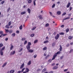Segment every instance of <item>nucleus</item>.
Here are the masks:
<instances>
[{
  "label": "nucleus",
  "mask_w": 73,
  "mask_h": 73,
  "mask_svg": "<svg viewBox=\"0 0 73 73\" xmlns=\"http://www.w3.org/2000/svg\"><path fill=\"white\" fill-rule=\"evenodd\" d=\"M31 43L30 42H28V45L27 46L26 48L27 50H29L31 49V46L30 45H31Z\"/></svg>",
  "instance_id": "1"
},
{
  "label": "nucleus",
  "mask_w": 73,
  "mask_h": 73,
  "mask_svg": "<svg viewBox=\"0 0 73 73\" xmlns=\"http://www.w3.org/2000/svg\"><path fill=\"white\" fill-rule=\"evenodd\" d=\"M60 37V35L58 34L56 35V36H55L54 38L56 39V40H58V38H59V37Z\"/></svg>",
  "instance_id": "2"
},
{
  "label": "nucleus",
  "mask_w": 73,
  "mask_h": 73,
  "mask_svg": "<svg viewBox=\"0 0 73 73\" xmlns=\"http://www.w3.org/2000/svg\"><path fill=\"white\" fill-rule=\"evenodd\" d=\"M58 68V66H55L53 67L52 68V69L53 70H56V69H57Z\"/></svg>",
  "instance_id": "3"
},
{
  "label": "nucleus",
  "mask_w": 73,
  "mask_h": 73,
  "mask_svg": "<svg viewBox=\"0 0 73 73\" xmlns=\"http://www.w3.org/2000/svg\"><path fill=\"white\" fill-rule=\"evenodd\" d=\"M15 53H16V51L14 50L13 52H11L10 53L11 56H12V55H13L15 54Z\"/></svg>",
  "instance_id": "4"
},
{
  "label": "nucleus",
  "mask_w": 73,
  "mask_h": 73,
  "mask_svg": "<svg viewBox=\"0 0 73 73\" xmlns=\"http://www.w3.org/2000/svg\"><path fill=\"white\" fill-rule=\"evenodd\" d=\"M10 45H11V46L10 48V50H12V49L13 48V46L12 45V43Z\"/></svg>",
  "instance_id": "5"
},
{
  "label": "nucleus",
  "mask_w": 73,
  "mask_h": 73,
  "mask_svg": "<svg viewBox=\"0 0 73 73\" xmlns=\"http://www.w3.org/2000/svg\"><path fill=\"white\" fill-rule=\"evenodd\" d=\"M61 53V52L60 51H58L57 53H55L54 54L56 55V56H57V54H59Z\"/></svg>",
  "instance_id": "6"
},
{
  "label": "nucleus",
  "mask_w": 73,
  "mask_h": 73,
  "mask_svg": "<svg viewBox=\"0 0 73 73\" xmlns=\"http://www.w3.org/2000/svg\"><path fill=\"white\" fill-rule=\"evenodd\" d=\"M70 2L68 3V4L67 5L66 8H69L70 6Z\"/></svg>",
  "instance_id": "7"
},
{
  "label": "nucleus",
  "mask_w": 73,
  "mask_h": 73,
  "mask_svg": "<svg viewBox=\"0 0 73 73\" xmlns=\"http://www.w3.org/2000/svg\"><path fill=\"white\" fill-rule=\"evenodd\" d=\"M57 56L56 55L54 54V56H53V57L52 58V60H54L55 59V58H56V57Z\"/></svg>",
  "instance_id": "8"
},
{
  "label": "nucleus",
  "mask_w": 73,
  "mask_h": 73,
  "mask_svg": "<svg viewBox=\"0 0 73 73\" xmlns=\"http://www.w3.org/2000/svg\"><path fill=\"white\" fill-rule=\"evenodd\" d=\"M24 63H23L21 65L20 68L22 69V68H23L24 67Z\"/></svg>",
  "instance_id": "9"
},
{
  "label": "nucleus",
  "mask_w": 73,
  "mask_h": 73,
  "mask_svg": "<svg viewBox=\"0 0 73 73\" xmlns=\"http://www.w3.org/2000/svg\"><path fill=\"white\" fill-rule=\"evenodd\" d=\"M60 49H59V51L61 52V51H62V46H61V45H60Z\"/></svg>",
  "instance_id": "10"
},
{
  "label": "nucleus",
  "mask_w": 73,
  "mask_h": 73,
  "mask_svg": "<svg viewBox=\"0 0 73 73\" xmlns=\"http://www.w3.org/2000/svg\"><path fill=\"white\" fill-rule=\"evenodd\" d=\"M27 50H29V52H30V53H33V50L32 49H29Z\"/></svg>",
  "instance_id": "11"
},
{
  "label": "nucleus",
  "mask_w": 73,
  "mask_h": 73,
  "mask_svg": "<svg viewBox=\"0 0 73 73\" xmlns=\"http://www.w3.org/2000/svg\"><path fill=\"white\" fill-rule=\"evenodd\" d=\"M27 11L29 13V14L31 13V9H30L28 8L27 9Z\"/></svg>",
  "instance_id": "12"
},
{
  "label": "nucleus",
  "mask_w": 73,
  "mask_h": 73,
  "mask_svg": "<svg viewBox=\"0 0 73 73\" xmlns=\"http://www.w3.org/2000/svg\"><path fill=\"white\" fill-rule=\"evenodd\" d=\"M27 3L28 4H31L32 3V0H27Z\"/></svg>",
  "instance_id": "13"
},
{
  "label": "nucleus",
  "mask_w": 73,
  "mask_h": 73,
  "mask_svg": "<svg viewBox=\"0 0 73 73\" xmlns=\"http://www.w3.org/2000/svg\"><path fill=\"white\" fill-rule=\"evenodd\" d=\"M73 38V36H68V39L69 40H72Z\"/></svg>",
  "instance_id": "14"
},
{
  "label": "nucleus",
  "mask_w": 73,
  "mask_h": 73,
  "mask_svg": "<svg viewBox=\"0 0 73 73\" xmlns=\"http://www.w3.org/2000/svg\"><path fill=\"white\" fill-rule=\"evenodd\" d=\"M15 72V70H11L10 71L9 73H13Z\"/></svg>",
  "instance_id": "15"
},
{
  "label": "nucleus",
  "mask_w": 73,
  "mask_h": 73,
  "mask_svg": "<svg viewBox=\"0 0 73 73\" xmlns=\"http://www.w3.org/2000/svg\"><path fill=\"white\" fill-rule=\"evenodd\" d=\"M61 12L60 11H58L57 12V14L58 15H61Z\"/></svg>",
  "instance_id": "16"
},
{
  "label": "nucleus",
  "mask_w": 73,
  "mask_h": 73,
  "mask_svg": "<svg viewBox=\"0 0 73 73\" xmlns=\"http://www.w3.org/2000/svg\"><path fill=\"white\" fill-rule=\"evenodd\" d=\"M29 69L28 68H26V70L25 71L27 72L28 73V72H29Z\"/></svg>",
  "instance_id": "17"
},
{
  "label": "nucleus",
  "mask_w": 73,
  "mask_h": 73,
  "mask_svg": "<svg viewBox=\"0 0 73 73\" xmlns=\"http://www.w3.org/2000/svg\"><path fill=\"white\" fill-rule=\"evenodd\" d=\"M46 70L45 68H44L42 70V73H44L45 72H46Z\"/></svg>",
  "instance_id": "18"
},
{
  "label": "nucleus",
  "mask_w": 73,
  "mask_h": 73,
  "mask_svg": "<svg viewBox=\"0 0 73 73\" xmlns=\"http://www.w3.org/2000/svg\"><path fill=\"white\" fill-rule=\"evenodd\" d=\"M7 62H5L4 64H3L2 66V67H3V68L5 66V65H7Z\"/></svg>",
  "instance_id": "19"
},
{
  "label": "nucleus",
  "mask_w": 73,
  "mask_h": 73,
  "mask_svg": "<svg viewBox=\"0 0 73 73\" xmlns=\"http://www.w3.org/2000/svg\"><path fill=\"white\" fill-rule=\"evenodd\" d=\"M39 17L40 19H41V20H42V19H43V17H42L41 15H40L39 16Z\"/></svg>",
  "instance_id": "20"
},
{
  "label": "nucleus",
  "mask_w": 73,
  "mask_h": 73,
  "mask_svg": "<svg viewBox=\"0 0 73 73\" xmlns=\"http://www.w3.org/2000/svg\"><path fill=\"white\" fill-rule=\"evenodd\" d=\"M25 13H26V11H25L21 12V15H24V14H25Z\"/></svg>",
  "instance_id": "21"
},
{
  "label": "nucleus",
  "mask_w": 73,
  "mask_h": 73,
  "mask_svg": "<svg viewBox=\"0 0 73 73\" xmlns=\"http://www.w3.org/2000/svg\"><path fill=\"white\" fill-rule=\"evenodd\" d=\"M0 53L1 56L3 55V52L2 51L0 50Z\"/></svg>",
  "instance_id": "22"
},
{
  "label": "nucleus",
  "mask_w": 73,
  "mask_h": 73,
  "mask_svg": "<svg viewBox=\"0 0 73 73\" xmlns=\"http://www.w3.org/2000/svg\"><path fill=\"white\" fill-rule=\"evenodd\" d=\"M49 41L48 40H46L44 42V44H46V43H48Z\"/></svg>",
  "instance_id": "23"
},
{
  "label": "nucleus",
  "mask_w": 73,
  "mask_h": 73,
  "mask_svg": "<svg viewBox=\"0 0 73 73\" xmlns=\"http://www.w3.org/2000/svg\"><path fill=\"white\" fill-rule=\"evenodd\" d=\"M26 40V38H25V37L22 38L21 39L22 41H25V40Z\"/></svg>",
  "instance_id": "24"
},
{
  "label": "nucleus",
  "mask_w": 73,
  "mask_h": 73,
  "mask_svg": "<svg viewBox=\"0 0 73 73\" xmlns=\"http://www.w3.org/2000/svg\"><path fill=\"white\" fill-rule=\"evenodd\" d=\"M55 44L56 43H55V42H54L52 44V47H54V46H55Z\"/></svg>",
  "instance_id": "25"
},
{
  "label": "nucleus",
  "mask_w": 73,
  "mask_h": 73,
  "mask_svg": "<svg viewBox=\"0 0 73 73\" xmlns=\"http://www.w3.org/2000/svg\"><path fill=\"white\" fill-rule=\"evenodd\" d=\"M27 64L28 65H30L31 64V60L29 61L27 63Z\"/></svg>",
  "instance_id": "26"
},
{
  "label": "nucleus",
  "mask_w": 73,
  "mask_h": 73,
  "mask_svg": "<svg viewBox=\"0 0 73 73\" xmlns=\"http://www.w3.org/2000/svg\"><path fill=\"white\" fill-rule=\"evenodd\" d=\"M70 19V17H67L64 19H63V20H67L68 19Z\"/></svg>",
  "instance_id": "27"
},
{
  "label": "nucleus",
  "mask_w": 73,
  "mask_h": 73,
  "mask_svg": "<svg viewBox=\"0 0 73 73\" xmlns=\"http://www.w3.org/2000/svg\"><path fill=\"white\" fill-rule=\"evenodd\" d=\"M6 35H7V34H2L1 35V36L2 37H3L4 36H6Z\"/></svg>",
  "instance_id": "28"
},
{
  "label": "nucleus",
  "mask_w": 73,
  "mask_h": 73,
  "mask_svg": "<svg viewBox=\"0 0 73 73\" xmlns=\"http://www.w3.org/2000/svg\"><path fill=\"white\" fill-rule=\"evenodd\" d=\"M65 33L63 32L59 33V35H64Z\"/></svg>",
  "instance_id": "29"
},
{
  "label": "nucleus",
  "mask_w": 73,
  "mask_h": 73,
  "mask_svg": "<svg viewBox=\"0 0 73 73\" xmlns=\"http://www.w3.org/2000/svg\"><path fill=\"white\" fill-rule=\"evenodd\" d=\"M36 28V27H34L32 29H31V30L32 31H34Z\"/></svg>",
  "instance_id": "30"
},
{
  "label": "nucleus",
  "mask_w": 73,
  "mask_h": 73,
  "mask_svg": "<svg viewBox=\"0 0 73 73\" xmlns=\"http://www.w3.org/2000/svg\"><path fill=\"white\" fill-rule=\"evenodd\" d=\"M5 49V47H3L1 49L0 51H3V50H4Z\"/></svg>",
  "instance_id": "31"
},
{
  "label": "nucleus",
  "mask_w": 73,
  "mask_h": 73,
  "mask_svg": "<svg viewBox=\"0 0 73 73\" xmlns=\"http://www.w3.org/2000/svg\"><path fill=\"white\" fill-rule=\"evenodd\" d=\"M19 29L21 30L23 29V25H21L19 27Z\"/></svg>",
  "instance_id": "32"
},
{
  "label": "nucleus",
  "mask_w": 73,
  "mask_h": 73,
  "mask_svg": "<svg viewBox=\"0 0 73 73\" xmlns=\"http://www.w3.org/2000/svg\"><path fill=\"white\" fill-rule=\"evenodd\" d=\"M47 49V47H45L43 48V50H45Z\"/></svg>",
  "instance_id": "33"
},
{
  "label": "nucleus",
  "mask_w": 73,
  "mask_h": 73,
  "mask_svg": "<svg viewBox=\"0 0 73 73\" xmlns=\"http://www.w3.org/2000/svg\"><path fill=\"white\" fill-rule=\"evenodd\" d=\"M5 28H7V29H9V26L8 25H7L5 27Z\"/></svg>",
  "instance_id": "34"
},
{
  "label": "nucleus",
  "mask_w": 73,
  "mask_h": 73,
  "mask_svg": "<svg viewBox=\"0 0 73 73\" xmlns=\"http://www.w3.org/2000/svg\"><path fill=\"white\" fill-rule=\"evenodd\" d=\"M4 33V32L3 31H0V35H2V34H3Z\"/></svg>",
  "instance_id": "35"
},
{
  "label": "nucleus",
  "mask_w": 73,
  "mask_h": 73,
  "mask_svg": "<svg viewBox=\"0 0 73 73\" xmlns=\"http://www.w3.org/2000/svg\"><path fill=\"white\" fill-rule=\"evenodd\" d=\"M15 33H13L12 34V37H15Z\"/></svg>",
  "instance_id": "36"
},
{
  "label": "nucleus",
  "mask_w": 73,
  "mask_h": 73,
  "mask_svg": "<svg viewBox=\"0 0 73 73\" xmlns=\"http://www.w3.org/2000/svg\"><path fill=\"white\" fill-rule=\"evenodd\" d=\"M66 33H67V32H68L69 31V29H66Z\"/></svg>",
  "instance_id": "37"
},
{
  "label": "nucleus",
  "mask_w": 73,
  "mask_h": 73,
  "mask_svg": "<svg viewBox=\"0 0 73 73\" xmlns=\"http://www.w3.org/2000/svg\"><path fill=\"white\" fill-rule=\"evenodd\" d=\"M2 46H3V44L2 43L0 44V48H1Z\"/></svg>",
  "instance_id": "38"
},
{
  "label": "nucleus",
  "mask_w": 73,
  "mask_h": 73,
  "mask_svg": "<svg viewBox=\"0 0 73 73\" xmlns=\"http://www.w3.org/2000/svg\"><path fill=\"white\" fill-rule=\"evenodd\" d=\"M27 44V40H26L24 42V45H25V44Z\"/></svg>",
  "instance_id": "39"
},
{
  "label": "nucleus",
  "mask_w": 73,
  "mask_h": 73,
  "mask_svg": "<svg viewBox=\"0 0 73 73\" xmlns=\"http://www.w3.org/2000/svg\"><path fill=\"white\" fill-rule=\"evenodd\" d=\"M38 42V40H36L34 41V43L36 44V42Z\"/></svg>",
  "instance_id": "40"
},
{
  "label": "nucleus",
  "mask_w": 73,
  "mask_h": 73,
  "mask_svg": "<svg viewBox=\"0 0 73 73\" xmlns=\"http://www.w3.org/2000/svg\"><path fill=\"white\" fill-rule=\"evenodd\" d=\"M55 5H56L55 4H53V5H52V8H54V7H55Z\"/></svg>",
  "instance_id": "41"
},
{
  "label": "nucleus",
  "mask_w": 73,
  "mask_h": 73,
  "mask_svg": "<svg viewBox=\"0 0 73 73\" xmlns=\"http://www.w3.org/2000/svg\"><path fill=\"white\" fill-rule=\"evenodd\" d=\"M49 25L48 23H47L45 25V27H48Z\"/></svg>",
  "instance_id": "42"
},
{
  "label": "nucleus",
  "mask_w": 73,
  "mask_h": 73,
  "mask_svg": "<svg viewBox=\"0 0 73 73\" xmlns=\"http://www.w3.org/2000/svg\"><path fill=\"white\" fill-rule=\"evenodd\" d=\"M25 69V68H23V69H22L21 71V72H24V70Z\"/></svg>",
  "instance_id": "43"
},
{
  "label": "nucleus",
  "mask_w": 73,
  "mask_h": 73,
  "mask_svg": "<svg viewBox=\"0 0 73 73\" xmlns=\"http://www.w3.org/2000/svg\"><path fill=\"white\" fill-rule=\"evenodd\" d=\"M23 48H21L19 50V52H21V51H22V50H23Z\"/></svg>",
  "instance_id": "44"
},
{
  "label": "nucleus",
  "mask_w": 73,
  "mask_h": 73,
  "mask_svg": "<svg viewBox=\"0 0 73 73\" xmlns=\"http://www.w3.org/2000/svg\"><path fill=\"white\" fill-rule=\"evenodd\" d=\"M35 36V34H32L31 35V36L33 37V36Z\"/></svg>",
  "instance_id": "45"
},
{
  "label": "nucleus",
  "mask_w": 73,
  "mask_h": 73,
  "mask_svg": "<svg viewBox=\"0 0 73 73\" xmlns=\"http://www.w3.org/2000/svg\"><path fill=\"white\" fill-rule=\"evenodd\" d=\"M8 25H9V26H10V25H11V21H10L9 23H8Z\"/></svg>",
  "instance_id": "46"
},
{
  "label": "nucleus",
  "mask_w": 73,
  "mask_h": 73,
  "mask_svg": "<svg viewBox=\"0 0 73 73\" xmlns=\"http://www.w3.org/2000/svg\"><path fill=\"white\" fill-rule=\"evenodd\" d=\"M10 11V7H9L7 10V12H8Z\"/></svg>",
  "instance_id": "47"
},
{
  "label": "nucleus",
  "mask_w": 73,
  "mask_h": 73,
  "mask_svg": "<svg viewBox=\"0 0 73 73\" xmlns=\"http://www.w3.org/2000/svg\"><path fill=\"white\" fill-rule=\"evenodd\" d=\"M33 4L34 6H36V3L35 2V1H33Z\"/></svg>",
  "instance_id": "48"
},
{
  "label": "nucleus",
  "mask_w": 73,
  "mask_h": 73,
  "mask_svg": "<svg viewBox=\"0 0 73 73\" xmlns=\"http://www.w3.org/2000/svg\"><path fill=\"white\" fill-rule=\"evenodd\" d=\"M5 30L6 32H7V33H8V32H9V30H8V29L7 30L6 29H5Z\"/></svg>",
  "instance_id": "49"
},
{
  "label": "nucleus",
  "mask_w": 73,
  "mask_h": 73,
  "mask_svg": "<svg viewBox=\"0 0 73 73\" xmlns=\"http://www.w3.org/2000/svg\"><path fill=\"white\" fill-rule=\"evenodd\" d=\"M5 1H2L1 2V4H3L4 3Z\"/></svg>",
  "instance_id": "50"
},
{
  "label": "nucleus",
  "mask_w": 73,
  "mask_h": 73,
  "mask_svg": "<svg viewBox=\"0 0 73 73\" xmlns=\"http://www.w3.org/2000/svg\"><path fill=\"white\" fill-rule=\"evenodd\" d=\"M64 56H61L60 57V59L62 60V58H64Z\"/></svg>",
  "instance_id": "51"
},
{
  "label": "nucleus",
  "mask_w": 73,
  "mask_h": 73,
  "mask_svg": "<svg viewBox=\"0 0 73 73\" xmlns=\"http://www.w3.org/2000/svg\"><path fill=\"white\" fill-rule=\"evenodd\" d=\"M72 7H70L69 11H71V10H72Z\"/></svg>",
  "instance_id": "52"
},
{
  "label": "nucleus",
  "mask_w": 73,
  "mask_h": 73,
  "mask_svg": "<svg viewBox=\"0 0 73 73\" xmlns=\"http://www.w3.org/2000/svg\"><path fill=\"white\" fill-rule=\"evenodd\" d=\"M37 57V54H35L34 56V58H36V57Z\"/></svg>",
  "instance_id": "53"
},
{
  "label": "nucleus",
  "mask_w": 73,
  "mask_h": 73,
  "mask_svg": "<svg viewBox=\"0 0 73 73\" xmlns=\"http://www.w3.org/2000/svg\"><path fill=\"white\" fill-rule=\"evenodd\" d=\"M68 69H65L64 70V72H67V71H68Z\"/></svg>",
  "instance_id": "54"
},
{
  "label": "nucleus",
  "mask_w": 73,
  "mask_h": 73,
  "mask_svg": "<svg viewBox=\"0 0 73 73\" xmlns=\"http://www.w3.org/2000/svg\"><path fill=\"white\" fill-rule=\"evenodd\" d=\"M66 14V12L64 13L62 15L64 16V15H65Z\"/></svg>",
  "instance_id": "55"
},
{
  "label": "nucleus",
  "mask_w": 73,
  "mask_h": 73,
  "mask_svg": "<svg viewBox=\"0 0 73 73\" xmlns=\"http://www.w3.org/2000/svg\"><path fill=\"white\" fill-rule=\"evenodd\" d=\"M52 59H49L48 60V62H52Z\"/></svg>",
  "instance_id": "56"
},
{
  "label": "nucleus",
  "mask_w": 73,
  "mask_h": 73,
  "mask_svg": "<svg viewBox=\"0 0 73 73\" xmlns=\"http://www.w3.org/2000/svg\"><path fill=\"white\" fill-rule=\"evenodd\" d=\"M8 38H6L5 39V41H8Z\"/></svg>",
  "instance_id": "57"
},
{
  "label": "nucleus",
  "mask_w": 73,
  "mask_h": 73,
  "mask_svg": "<svg viewBox=\"0 0 73 73\" xmlns=\"http://www.w3.org/2000/svg\"><path fill=\"white\" fill-rule=\"evenodd\" d=\"M13 32V31L12 30H11V31H10L9 32V33H12V32Z\"/></svg>",
  "instance_id": "58"
},
{
  "label": "nucleus",
  "mask_w": 73,
  "mask_h": 73,
  "mask_svg": "<svg viewBox=\"0 0 73 73\" xmlns=\"http://www.w3.org/2000/svg\"><path fill=\"white\" fill-rule=\"evenodd\" d=\"M64 25H62L61 26V28H64Z\"/></svg>",
  "instance_id": "59"
},
{
  "label": "nucleus",
  "mask_w": 73,
  "mask_h": 73,
  "mask_svg": "<svg viewBox=\"0 0 73 73\" xmlns=\"http://www.w3.org/2000/svg\"><path fill=\"white\" fill-rule=\"evenodd\" d=\"M69 46V44H67L66 45V46L67 47H68V46Z\"/></svg>",
  "instance_id": "60"
},
{
  "label": "nucleus",
  "mask_w": 73,
  "mask_h": 73,
  "mask_svg": "<svg viewBox=\"0 0 73 73\" xmlns=\"http://www.w3.org/2000/svg\"><path fill=\"white\" fill-rule=\"evenodd\" d=\"M73 49H71L70 51V53L71 52H73Z\"/></svg>",
  "instance_id": "61"
},
{
  "label": "nucleus",
  "mask_w": 73,
  "mask_h": 73,
  "mask_svg": "<svg viewBox=\"0 0 73 73\" xmlns=\"http://www.w3.org/2000/svg\"><path fill=\"white\" fill-rule=\"evenodd\" d=\"M54 72L53 71H51L49 72V73H53Z\"/></svg>",
  "instance_id": "62"
},
{
  "label": "nucleus",
  "mask_w": 73,
  "mask_h": 73,
  "mask_svg": "<svg viewBox=\"0 0 73 73\" xmlns=\"http://www.w3.org/2000/svg\"><path fill=\"white\" fill-rule=\"evenodd\" d=\"M49 13L50 14V15H51V16H52V12H49Z\"/></svg>",
  "instance_id": "63"
},
{
  "label": "nucleus",
  "mask_w": 73,
  "mask_h": 73,
  "mask_svg": "<svg viewBox=\"0 0 73 73\" xmlns=\"http://www.w3.org/2000/svg\"><path fill=\"white\" fill-rule=\"evenodd\" d=\"M21 71H18L17 72V73H21Z\"/></svg>",
  "instance_id": "64"
}]
</instances>
